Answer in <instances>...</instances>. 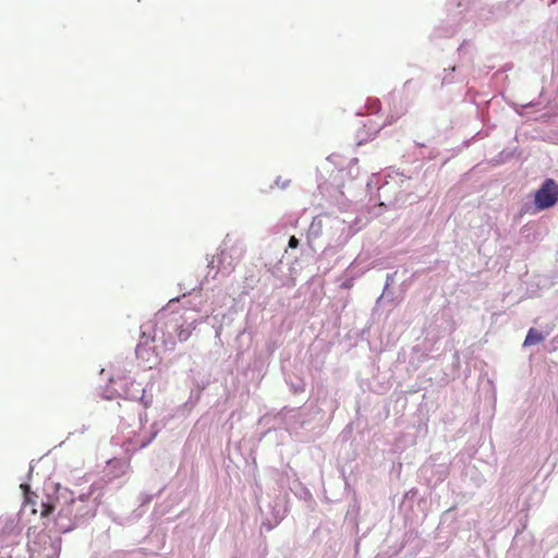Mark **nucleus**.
<instances>
[{
    "label": "nucleus",
    "instance_id": "nucleus-2",
    "mask_svg": "<svg viewBox=\"0 0 558 558\" xmlns=\"http://www.w3.org/2000/svg\"><path fill=\"white\" fill-rule=\"evenodd\" d=\"M544 338L545 337L543 336V333L541 331H538L535 328H530V330L527 331V335L524 339L523 345L530 347V345L541 343L544 340Z\"/></svg>",
    "mask_w": 558,
    "mask_h": 558
},
{
    "label": "nucleus",
    "instance_id": "nucleus-1",
    "mask_svg": "<svg viewBox=\"0 0 558 558\" xmlns=\"http://www.w3.org/2000/svg\"><path fill=\"white\" fill-rule=\"evenodd\" d=\"M558 202V184L554 179H546L535 192L534 204L538 210L553 207Z\"/></svg>",
    "mask_w": 558,
    "mask_h": 558
},
{
    "label": "nucleus",
    "instance_id": "nucleus-3",
    "mask_svg": "<svg viewBox=\"0 0 558 558\" xmlns=\"http://www.w3.org/2000/svg\"><path fill=\"white\" fill-rule=\"evenodd\" d=\"M192 330L190 327L179 326L177 328V337L179 341H186L191 337Z\"/></svg>",
    "mask_w": 558,
    "mask_h": 558
},
{
    "label": "nucleus",
    "instance_id": "nucleus-4",
    "mask_svg": "<svg viewBox=\"0 0 558 558\" xmlns=\"http://www.w3.org/2000/svg\"><path fill=\"white\" fill-rule=\"evenodd\" d=\"M53 510H54L53 506H51L49 504H44L43 510H41V517H48L49 514L52 513Z\"/></svg>",
    "mask_w": 558,
    "mask_h": 558
},
{
    "label": "nucleus",
    "instance_id": "nucleus-5",
    "mask_svg": "<svg viewBox=\"0 0 558 558\" xmlns=\"http://www.w3.org/2000/svg\"><path fill=\"white\" fill-rule=\"evenodd\" d=\"M288 245L290 248H296L299 246V240L294 235H292L289 239Z\"/></svg>",
    "mask_w": 558,
    "mask_h": 558
}]
</instances>
